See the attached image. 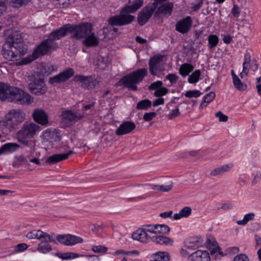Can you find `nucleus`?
<instances>
[{
	"label": "nucleus",
	"instance_id": "obj_21",
	"mask_svg": "<svg viewBox=\"0 0 261 261\" xmlns=\"http://www.w3.org/2000/svg\"><path fill=\"white\" fill-rule=\"evenodd\" d=\"M33 116L34 120L41 125H46L48 123V116L41 109H36L33 114Z\"/></svg>",
	"mask_w": 261,
	"mask_h": 261
},
{
	"label": "nucleus",
	"instance_id": "obj_55",
	"mask_svg": "<svg viewBox=\"0 0 261 261\" xmlns=\"http://www.w3.org/2000/svg\"><path fill=\"white\" fill-rule=\"evenodd\" d=\"M162 85V82L158 81L151 84L148 88L149 90H157L161 87Z\"/></svg>",
	"mask_w": 261,
	"mask_h": 261
},
{
	"label": "nucleus",
	"instance_id": "obj_33",
	"mask_svg": "<svg viewBox=\"0 0 261 261\" xmlns=\"http://www.w3.org/2000/svg\"><path fill=\"white\" fill-rule=\"evenodd\" d=\"M215 96L216 95L214 92H210L207 93L203 97L200 107H206L208 103L214 99Z\"/></svg>",
	"mask_w": 261,
	"mask_h": 261
},
{
	"label": "nucleus",
	"instance_id": "obj_7",
	"mask_svg": "<svg viewBox=\"0 0 261 261\" xmlns=\"http://www.w3.org/2000/svg\"><path fill=\"white\" fill-rule=\"evenodd\" d=\"M29 81V89L32 93L39 96L45 94L47 91V87L43 79L39 76H32Z\"/></svg>",
	"mask_w": 261,
	"mask_h": 261
},
{
	"label": "nucleus",
	"instance_id": "obj_12",
	"mask_svg": "<svg viewBox=\"0 0 261 261\" xmlns=\"http://www.w3.org/2000/svg\"><path fill=\"white\" fill-rule=\"evenodd\" d=\"M74 80L75 82L81 83V87L88 90L97 88L99 85V81L92 76L76 75L74 77Z\"/></svg>",
	"mask_w": 261,
	"mask_h": 261
},
{
	"label": "nucleus",
	"instance_id": "obj_28",
	"mask_svg": "<svg viewBox=\"0 0 261 261\" xmlns=\"http://www.w3.org/2000/svg\"><path fill=\"white\" fill-rule=\"evenodd\" d=\"M143 186L148 187L149 189L156 190L162 192H166L170 191L172 187L173 184L171 183L168 185H144Z\"/></svg>",
	"mask_w": 261,
	"mask_h": 261
},
{
	"label": "nucleus",
	"instance_id": "obj_3",
	"mask_svg": "<svg viewBox=\"0 0 261 261\" xmlns=\"http://www.w3.org/2000/svg\"><path fill=\"white\" fill-rule=\"evenodd\" d=\"M147 74V70L141 68L125 75L118 83V85H123L134 91L138 89L137 84L141 82Z\"/></svg>",
	"mask_w": 261,
	"mask_h": 261
},
{
	"label": "nucleus",
	"instance_id": "obj_57",
	"mask_svg": "<svg viewBox=\"0 0 261 261\" xmlns=\"http://www.w3.org/2000/svg\"><path fill=\"white\" fill-rule=\"evenodd\" d=\"M180 112L178 109L172 110L171 112L168 115L167 117L169 119H172L176 117L179 116Z\"/></svg>",
	"mask_w": 261,
	"mask_h": 261
},
{
	"label": "nucleus",
	"instance_id": "obj_54",
	"mask_svg": "<svg viewBox=\"0 0 261 261\" xmlns=\"http://www.w3.org/2000/svg\"><path fill=\"white\" fill-rule=\"evenodd\" d=\"M233 261H249V259L245 254L241 253L236 256Z\"/></svg>",
	"mask_w": 261,
	"mask_h": 261
},
{
	"label": "nucleus",
	"instance_id": "obj_19",
	"mask_svg": "<svg viewBox=\"0 0 261 261\" xmlns=\"http://www.w3.org/2000/svg\"><path fill=\"white\" fill-rule=\"evenodd\" d=\"M73 153L71 150H69L67 153L55 154L47 158L45 162L49 164H54L58 162L64 161L68 158L69 156Z\"/></svg>",
	"mask_w": 261,
	"mask_h": 261
},
{
	"label": "nucleus",
	"instance_id": "obj_44",
	"mask_svg": "<svg viewBox=\"0 0 261 261\" xmlns=\"http://www.w3.org/2000/svg\"><path fill=\"white\" fill-rule=\"evenodd\" d=\"M23 130H38L40 128L39 126L33 122H25L23 125Z\"/></svg>",
	"mask_w": 261,
	"mask_h": 261
},
{
	"label": "nucleus",
	"instance_id": "obj_15",
	"mask_svg": "<svg viewBox=\"0 0 261 261\" xmlns=\"http://www.w3.org/2000/svg\"><path fill=\"white\" fill-rule=\"evenodd\" d=\"M162 56H155L149 62V71L151 74L156 75L163 69L164 62Z\"/></svg>",
	"mask_w": 261,
	"mask_h": 261
},
{
	"label": "nucleus",
	"instance_id": "obj_4",
	"mask_svg": "<svg viewBox=\"0 0 261 261\" xmlns=\"http://www.w3.org/2000/svg\"><path fill=\"white\" fill-rule=\"evenodd\" d=\"M24 114L20 109H12L10 110L5 117L4 119L0 122V126L3 129H17L19 123L23 121Z\"/></svg>",
	"mask_w": 261,
	"mask_h": 261
},
{
	"label": "nucleus",
	"instance_id": "obj_64",
	"mask_svg": "<svg viewBox=\"0 0 261 261\" xmlns=\"http://www.w3.org/2000/svg\"><path fill=\"white\" fill-rule=\"evenodd\" d=\"M164 102V100L163 98H159L155 100L153 102V105L154 107L163 105Z\"/></svg>",
	"mask_w": 261,
	"mask_h": 261
},
{
	"label": "nucleus",
	"instance_id": "obj_26",
	"mask_svg": "<svg viewBox=\"0 0 261 261\" xmlns=\"http://www.w3.org/2000/svg\"><path fill=\"white\" fill-rule=\"evenodd\" d=\"M36 132H18L17 137L19 142L27 145L28 144V139L33 137Z\"/></svg>",
	"mask_w": 261,
	"mask_h": 261
},
{
	"label": "nucleus",
	"instance_id": "obj_27",
	"mask_svg": "<svg viewBox=\"0 0 261 261\" xmlns=\"http://www.w3.org/2000/svg\"><path fill=\"white\" fill-rule=\"evenodd\" d=\"M150 240L157 244L162 245H172L173 243L171 239L162 236H154L150 238Z\"/></svg>",
	"mask_w": 261,
	"mask_h": 261
},
{
	"label": "nucleus",
	"instance_id": "obj_29",
	"mask_svg": "<svg viewBox=\"0 0 261 261\" xmlns=\"http://www.w3.org/2000/svg\"><path fill=\"white\" fill-rule=\"evenodd\" d=\"M84 39L83 43L87 47L96 46L98 43L97 38L95 37L94 34L91 32L87 36L85 37Z\"/></svg>",
	"mask_w": 261,
	"mask_h": 261
},
{
	"label": "nucleus",
	"instance_id": "obj_50",
	"mask_svg": "<svg viewBox=\"0 0 261 261\" xmlns=\"http://www.w3.org/2000/svg\"><path fill=\"white\" fill-rule=\"evenodd\" d=\"M192 210L190 207H185L180 211V215L182 217H188L191 215Z\"/></svg>",
	"mask_w": 261,
	"mask_h": 261
},
{
	"label": "nucleus",
	"instance_id": "obj_9",
	"mask_svg": "<svg viewBox=\"0 0 261 261\" xmlns=\"http://www.w3.org/2000/svg\"><path fill=\"white\" fill-rule=\"evenodd\" d=\"M161 1L162 0H154L153 3L148 5L141 10L138 16L139 24L143 25L148 21Z\"/></svg>",
	"mask_w": 261,
	"mask_h": 261
},
{
	"label": "nucleus",
	"instance_id": "obj_2",
	"mask_svg": "<svg viewBox=\"0 0 261 261\" xmlns=\"http://www.w3.org/2000/svg\"><path fill=\"white\" fill-rule=\"evenodd\" d=\"M143 4L142 0L134 1L125 6L119 15L114 16L109 19V23L112 25H123L128 24L134 19V16L128 14L139 9Z\"/></svg>",
	"mask_w": 261,
	"mask_h": 261
},
{
	"label": "nucleus",
	"instance_id": "obj_5",
	"mask_svg": "<svg viewBox=\"0 0 261 261\" xmlns=\"http://www.w3.org/2000/svg\"><path fill=\"white\" fill-rule=\"evenodd\" d=\"M9 102H14L18 105H29L33 102L34 98L29 93L14 87L12 88Z\"/></svg>",
	"mask_w": 261,
	"mask_h": 261
},
{
	"label": "nucleus",
	"instance_id": "obj_18",
	"mask_svg": "<svg viewBox=\"0 0 261 261\" xmlns=\"http://www.w3.org/2000/svg\"><path fill=\"white\" fill-rule=\"evenodd\" d=\"M14 87L11 86L8 83L0 82V100L9 101L10 94Z\"/></svg>",
	"mask_w": 261,
	"mask_h": 261
},
{
	"label": "nucleus",
	"instance_id": "obj_53",
	"mask_svg": "<svg viewBox=\"0 0 261 261\" xmlns=\"http://www.w3.org/2000/svg\"><path fill=\"white\" fill-rule=\"evenodd\" d=\"M143 230L147 231L156 234V224L155 225H146L143 226Z\"/></svg>",
	"mask_w": 261,
	"mask_h": 261
},
{
	"label": "nucleus",
	"instance_id": "obj_16",
	"mask_svg": "<svg viewBox=\"0 0 261 261\" xmlns=\"http://www.w3.org/2000/svg\"><path fill=\"white\" fill-rule=\"evenodd\" d=\"M74 70L72 68H68L58 75L51 77L49 80L50 84H59L66 82L74 74Z\"/></svg>",
	"mask_w": 261,
	"mask_h": 261
},
{
	"label": "nucleus",
	"instance_id": "obj_48",
	"mask_svg": "<svg viewBox=\"0 0 261 261\" xmlns=\"http://www.w3.org/2000/svg\"><path fill=\"white\" fill-rule=\"evenodd\" d=\"M168 91L169 90L167 88L162 86L159 89L155 90L154 95L156 97H159L166 95L168 93Z\"/></svg>",
	"mask_w": 261,
	"mask_h": 261
},
{
	"label": "nucleus",
	"instance_id": "obj_59",
	"mask_svg": "<svg viewBox=\"0 0 261 261\" xmlns=\"http://www.w3.org/2000/svg\"><path fill=\"white\" fill-rule=\"evenodd\" d=\"M30 0H13V4L15 7H19L28 3Z\"/></svg>",
	"mask_w": 261,
	"mask_h": 261
},
{
	"label": "nucleus",
	"instance_id": "obj_10",
	"mask_svg": "<svg viewBox=\"0 0 261 261\" xmlns=\"http://www.w3.org/2000/svg\"><path fill=\"white\" fill-rule=\"evenodd\" d=\"M25 49H19L15 46L4 44L3 50V56L9 61H17L25 53Z\"/></svg>",
	"mask_w": 261,
	"mask_h": 261
},
{
	"label": "nucleus",
	"instance_id": "obj_20",
	"mask_svg": "<svg viewBox=\"0 0 261 261\" xmlns=\"http://www.w3.org/2000/svg\"><path fill=\"white\" fill-rule=\"evenodd\" d=\"M191 261H210L211 258L207 251L198 250L190 254Z\"/></svg>",
	"mask_w": 261,
	"mask_h": 261
},
{
	"label": "nucleus",
	"instance_id": "obj_14",
	"mask_svg": "<svg viewBox=\"0 0 261 261\" xmlns=\"http://www.w3.org/2000/svg\"><path fill=\"white\" fill-rule=\"evenodd\" d=\"M57 241L66 246H73L83 242L82 238L72 234H59L56 237Z\"/></svg>",
	"mask_w": 261,
	"mask_h": 261
},
{
	"label": "nucleus",
	"instance_id": "obj_39",
	"mask_svg": "<svg viewBox=\"0 0 261 261\" xmlns=\"http://www.w3.org/2000/svg\"><path fill=\"white\" fill-rule=\"evenodd\" d=\"M207 40L208 42V47L210 48H213L218 45L219 38L216 35H210L208 37Z\"/></svg>",
	"mask_w": 261,
	"mask_h": 261
},
{
	"label": "nucleus",
	"instance_id": "obj_8",
	"mask_svg": "<svg viewBox=\"0 0 261 261\" xmlns=\"http://www.w3.org/2000/svg\"><path fill=\"white\" fill-rule=\"evenodd\" d=\"M69 30L72 38H84L90 34L92 31V25L89 23H82L75 26L69 24Z\"/></svg>",
	"mask_w": 261,
	"mask_h": 261
},
{
	"label": "nucleus",
	"instance_id": "obj_22",
	"mask_svg": "<svg viewBox=\"0 0 261 261\" xmlns=\"http://www.w3.org/2000/svg\"><path fill=\"white\" fill-rule=\"evenodd\" d=\"M19 148V145L15 143H6L0 148V155L12 153L17 151Z\"/></svg>",
	"mask_w": 261,
	"mask_h": 261
},
{
	"label": "nucleus",
	"instance_id": "obj_38",
	"mask_svg": "<svg viewBox=\"0 0 261 261\" xmlns=\"http://www.w3.org/2000/svg\"><path fill=\"white\" fill-rule=\"evenodd\" d=\"M254 217V213H250L247 214L244 216L243 220L237 221V223L239 225H245L249 221L253 220Z\"/></svg>",
	"mask_w": 261,
	"mask_h": 261
},
{
	"label": "nucleus",
	"instance_id": "obj_1",
	"mask_svg": "<svg viewBox=\"0 0 261 261\" xmlns=\"http://www.w3.org/2000/svg\"><path fill=\"white\" fill-rule=\"evenodd\" d=\"M69 24H66L61 28L52 32L48 39L43 41L29 57L23 58L18 65H21L30 63L37 59L40 56L44 55L58 48V44L55 40L65 36L69 32Z\"/></svg>",
	"mask_w": 261,
	"mask_h": 261
},
{
	"label": "nucleus",
	"instance_id": "obj_42",
	"mask_svg": "<svg viewBox=\"0 0 261 261\" xmlns=\"http://www.w3.org/2000/svg\"><path fill=\"white\" fill-rule=\"evenodd\" d=\"M151 105V101L148 99H144L139 101L137 105L138 110H146Z\"/></svg>",
	"mask_w": 261,
	"mask_h": 261
},
{
	"label": "nucleus",
	"instance_id": "obj_35",
	"mask_svg": "<svg viewBox=\"0 0 261 261\" xmlns=\"http://www.w3.org/2000/svg\"><path fill=\"white\" fill-rule=\"evenodd\" d=\"M135 123L131 121H126L122 123L117 130H133L135 128Z\"/></svg>",
	"mask_w": 261,
	"mask_h": 261
},
{
	"label": "nucleus",
	"instance_id": "obj_36",
	"mask_svg": "<svg viewBox=\"0 0 261 261\" xmlns=\"http://www.w3.org/2000/svg\"><path fill=\"white\" fill-rule=\"evenodd\" d=\"M232 81L234 86L237 90L240 91H244L247 89V85L242 83L239 77L233 79Z\"/></svg>",
	"mask_w": 261,
	"mask_h": 261
},
{
	"label": "nucleus",
	"instance_id": "obj_37",
	"mask_svg": "<svg viewBox=\"0 0 261 261\" xmlns=\"http://www.w3.org/2000/svg\"><path fill=\"white\" fill-rule=\"evenodd\" d=\"M156 234H168L170 231L169 227L165 224H156Z\"/></svg>",
	"mask_w": 261,
	"mask_h": 261
},
{
	"label": "nucleus",
	"instance_id": "obj_60",
	"mask_svg": "<svg viewBox=\"0 0 261 261\" xmlns=\"http://www.w3.org/2000/svg\"><path fill=\"white\" fill-rule=\"evenodd\" d=\"M231 14L234 17L238 18L240 14V10L239 8L236 5H233L232 10Z\"/></svg>",
	"mask_w": 261,
	"mask_h": 261
},
{
	"label": "nucleus",
	"instance_id": "obj_41",
	"mask_svg": "<svg viewBox=\"0 0 261 261\" xmlns=\"http://www.w3.org/2000/svg\"><path fill=\"white\" fill-rule=\"evenodd\" d=\"M37 250L40 252L45 253L49 252L51 250V247L47 243H44L43 241H42L39 244Z\"/></svg>",
	"mask_w": 261,
	"mask_h": 261
},
{
	"label": "nucleus",
	"instance_id": "obj_46",
	"mask_svg": "<svg viewBox=\"0 0 261 261\" xmlns=\"http://www.w3.org/2000/svg\"><path fill=\"white\" fill-rule=\"evenodd\" d=\"M201 93L199 90H189L185 93V96L188 98L198 97L201 95Z\"/></svg>",
	"mask_w": 261,
	"mask_h": 261
},
{
	"label": "nucleus",
	"instance_id": "obj_52",
	"mask_svg": "<svg viewBox=\"0 0 261 261\" xmlns=\"http://www.w3.org/2000/svg\"><path fill=\"white\" fill-rule=\"evenodd\" d=\"M253 176V180L252 181V183L253 185L256 184L258 182H259L261 180V172L259 171H257L255 173L252 174Z\"/></svg>",
	"mask_w": 261,
	"mask_h": 261
},
{
	"label": "nucleus",
	"instance_id": "obj_51",
	"mask_svg": "<svg viewBox=\"0 0 261 261\" xmlns=\"http://www.w3.org/2000/svg\"><path fill=\"white\" fill-rule=\"evenodd\" d=\"M215 116L218 118L220 122H226L228 120V116L224 115L221 111H218L215 114Z\"/></svg>",
	"mask_w": 261,
	"mask_h": 261
},
{
	"label": "nucleus",
	"instance_id": "obj_56",
	"mask_svg": "<svg viewBox=\"0 0 261 261\" xmlns=\"http://www.w3.org/2000/svg\"><path fill=\"white\" fill-rule=\"evenodd\" d=\"M178 78V77L173 73L169 74L166 76V79L170 81L171 85L175 84L176 83Z\"/></svg>",
	"mask_w": 261,
	"mask_h": 261
},
{
	"label": "nucleus",
	"instance_id": "obj_63",
	"mask_svg": "<svg viewBox=\"0 0 261 261\" xmlns=\"http://www.w3.org/2000/svg\"><path fill=\"white\" fill-rule=\"evenodd\" d=\"M172 213H173L172 211H170L168 212H166L161 213L160 214V216L163 218H167L168 217H171Z\"/></svg>",
	"mask_w": 261,
	"mask_h": 261
},
{
	"label": "nucleus",
	"instance_id": "obj_43",
	"mask_svg": "<svg viewBox=\"0 0 261 261\" xmlns=\"http://www.w3.org/2000/svg\"><path fill=\"white\" fill-rule=\"evenodd\" d=\"M201 74L200 71L199 70H196L189 76L188 79V82L190 83H195L198 81L199 76Z\"/></svg>",
	"mask_w": 261,
	"mask_h": 261
},
{
	"label": "nucleus",
	"instance_id": "obj_24",
	"mask_svg": "<svg viewBox=\"0 0 261 261\" xmlns=\"http://www.w3.org/2000/svg\"><path fill=\"white\" fill-rule=\"evenodd\" d=\"M232 167V164H226L223 166L218 167L212 170L211 171L210 175L213 176L222 175L224 173L229 171Z\"/></svg>",
	"mask_w": 261,
	"mask_h": 261
},
{
	"label": "nucleus",
	"instance_id": "obj_58",
	"mask_svg": "<svg viewBox=\"0 0 261 261\" xmlns=\"http://www.w3.org/2000/svg\"><path fill=\"white\" fill-rule=\"evenodd\" d=\"M28 248V245L25 243H20L15 246L16 252H21L24 251Z\"/></svg>",
	"mask_w": 261,
	"mask_h": 261
},
{
	"label": "nucleus",
	"instance_id": "obj_45",
	"mask_svg": "<svg viewBox=\"0 0 261 261\" xmlns=\"http://www.w3.org/2000/svg\"><path fill=\"white\" fill-rule=\"evenodd\" d=\"M43 135L44 137H48L49 136H52L50 138L51 140L53 139L55 141L60 140V135L59 132H44Z\"/></svg>",
	"mask_w": 261,
	"mask_h": 261
},
{
	"label": "nucleus",
	"instance_id": "obj_31",
	"mask_svg": "<svg viewBox=\"0 0 261 261\" xmlns=\"http://www.w3.org/2000/svg\"><path fill=\"white\" fill-rule=\"evenodd\" d=\"M194 67L191 64L185 63L181 65L179 68V73L184 77L188 75L193 71Z\"/></svg>",
	"mask_w": 261,
	"mask_h": 261
},
{
	"label": "nucleus",
	"instance_id": "obj_47",
	"mask_svg": "<svg viewBox=\"0 0 261 261\" xmlns=\"http://www.w3.org/2000/svg\"><path fill=\"white\" fill-rule=\"evenodd\" d=\"M42 239H43V241L44 243L53 242L56 244H57V242L51 236L43 231Z\"/></svg>",
	"mask_w": 261,
	"mask_h": 261
},
{
	"label": "nucleus",
	"instance_id": "obj_61",
	"mask_svg": "<svg viewBox=\"0 0 261 261\" xmlns=\"http://www.w3.org/2000/svg\"><path fill=\"white\" fill-rule=\"evenodd\" d=\"M251 61V55L250 53H246L244 54V61L243 63L244 65H249Z\"/></svg>",
	"mask_w": 261,
	"mask_h": 261
},
{
	"label": "nucleus",
	"instance_id": "obj_34",
	"mask_svg": "<svg viewBox=\"0 0 261 261\" xmlns=\"http://www.w3.org/2000/svg\"><path fill=\"white\" fill-rule=\"evenodd\" d=\"M169 254L165 252H159L154 255L153 261H169Z\"/></svg>",
	"mask_w": 261,
	"mask_h": 261
},
{
	"label": "nucleus",
	"instance_id": "obj_11",
	"mask_svg": "<svg viewBox=\"0 0 261 261\" xmlns=\"http://www.w3.org/2000/svg\"><path fill=\"white\" fill-rule=\"evenodd\" d=\"M62 117V123L66 126H70L82 119L84 117V113L79 111L73 112L71 110H67L63 112Z\"/></svg>",
	"mask_w": 261,
	"mask_h": 261
},
{
	"label": "nucleus",
	"instance_id": "obj_6",
	"mask_svg": "<svg viewBox=\"0 0 261 261\" xmlns=\"http://www.w3.org/2000/svg\"><path fill=\"white\" fill-rule=\"evenodd\" d=\"M129 132H93L94 134L100 139L101 145L105 147L110 146L113 142L118 139L116 137L123 135Z\"/></svg>",
	"mask_w": 261,
	"mask_h": 261
},
{
	"label": "nucleus",
	"instance_id": "obj_62",
	"mask_svg": "<svg viewBox=\"0 0 261 261\" xmlns=\"http://www.w3.org/2000/svg\"><path fill=\"white\" fill-rule=\"evenodd\" d=\"M154 116H155L154 113H146L144 114L143 118L146 121H150Z\"/></svg>",
	"mask_w": 261,
	"mask_h": 261
},
{
	"label": "nucleus",
	"instance_id": "obj_17",
	"mask_svg": "<svg viewBox=\"0 0 261 261\" xmlns=\"http://www.w3.org/2000/svg\"><path fill=\"white\" fill-rule=\"evenodd\" d=\"M193 23L192 18L188 16L177 21L175 25L176 30L181 34L187 33L191 29Z\"/></svg>",
	"mask_w": 261,
	"mask_h": 261
},
{
	"label": "nucleus",
	"instance_id": "obj_25",
	"mask_svg": "<svg viewBox=\"0 0 261 261\" xmlns=\"http://www.w3.org/2000/svg\"><path fill=\"white\" fill-rule=\"evenodd\" d=\"M207 247L211 250L212 254L216 253L219 251V253L221 255H223L222 252L219 251L220 247L218 246L217 242L213 238H209L206 241Z\"/></svg>",
	"mask_w": 261,
	"mask_h": 261
},
{
	"label": "nucleus",
	"instance_id": "obj_49",
	"mask_svg": "<svg viewBox=\"0 0 261 261\" xmlns=\"http://www.w3.org/2000/svg\"><path fill=\"white\" fill-rule=\"evenodd\" d=\"M92 250L95 253H105L108 250V248L106 247L98 245L93 246L92 248Z\"/></svg>",
	"mask_w": 261,
	"mask_h": 261
},
{
	"label": "nucleus",
	"instance_id": "obj_23",
	"mask_svg": "<svg viewBox=\"0 0 261 261\" xmlns=\"http://www.w3.org/2000/svg\"><path fill=\"white\" fill-rule=\"evenodd\" d=\"M133 239L139 241L142 243H147L151 238H150L146 231L143 229H138L132 234Z\"/></svg>",
	"mask_w": 261,
	"mask_h": 261
},
{
	"label": "nucleus",
	"instance_id": "obj_30",
	"mask_svg": "<svg viewBox=\"0 0 261 261\" xmlns=\"http://www.w3.org/2000/svg\"><path fill=\"white\" fill-rule=\"evenodd\" d=\"M203 240L201 237L192 238L187 243L186 247L188 249H196L202 246Z\"/></svg>",
	"mask_w": 261,
	"mask_h": 261
},
{
	"label": "nucleus",
	"instance_id": "obj_40",
	"mask_svg": "<svg viewBox=\"0 0 261 261\" xmlns=\"http://www.w3.org/2000/svg\"><path fill=\"white\" fill-rule=\"evenodd\" d=\"M84 256V255H80L76 253L67 252V253H64L61 254L60 256H59V257L63 260H66V259H73V258H75L76 257Z\"/></svg>",
	"mask_w": 261,
	"mask_h": 261
},
{
	"label": "nucleus",
	"instance_id": "obj_32",
	"mask_svg": "<svg viewBox=\"0 0 261 261\" xmlns=\"http://www.w3.org/2000/svg\"><path fill=\"white\" fill-rule=\"evenodd\" d=\"M28 164L27 159L23 155L16 156L13 163V167L14 168H19L23 165Z\"/></svg>",
	"mask_w": 261,
	"mask_h": 261
},
{
	"label": "nucleus",
	"instance_id": "obj_13",
	"mask_svg": "<svg viewBox=\"0 0 261 261\" xmlns=\"http://www.w3.org/2000/svg\"><path fill=\"white\" fill-rule=\"evenodd\" d=\"M5 44L19 49H24L22 44L21 34L17 31H11L6 38Z\"/></svg>",
	"mask_w": 261,
	"mask_h": 261
}]
</instances>
